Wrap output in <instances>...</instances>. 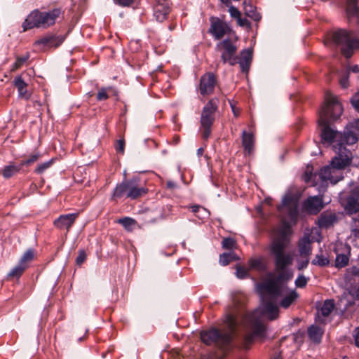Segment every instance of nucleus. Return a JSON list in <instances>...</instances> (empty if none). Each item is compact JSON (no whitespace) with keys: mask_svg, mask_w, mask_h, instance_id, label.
Listing matches in <instances>:
<instances>
[{"mask_svg":"<svg viewBox=\"0 0 359 359\" xmlns=\"http://www.w3.org/2000/svg\"><path fill=\"white\" fill-rule=\"evenodd\" d=\"M342 112L343 107L339 99L330 92L326 93L325 104L319 112L318 124L321 127V141L327 145L334 141L337 142V144L334 146L337 154L340 148L346 149V144L352 145L358 140V136L348 127H346L344 133H341L330 126V122L339 118Z\"/></svg>","mask_w":359,"mask_h":359,"instance_id":"nucleus-1","label":"nucleus"},{"mask_svg":"<svg viewBox=\"0 0 359 359\" xmlns=\"http://www.w3.org/2000/svg\"><path fill=\"white\" fill-rule=\"evenodd\" d=\"M262 295L263 304L251 313H245L242 318V323L246 329L244 337L245 348L255 340H264L266 337V327L262 323V318L266 316L269 320H275L278 316L277 299H273L264 292H259Z\"/></svg>","mask_w":359,"mask_h":359,"instance_id":"nucleus-2","label":"nucleus"},{"mask_svg":"<svg viewBox=\"0 0 359 359\" xmlns=\"http://www.w3.org/2000/svg\"><path fill=\"white\" fill-rule=\"evenodd\" d=\"M337 154L330 165L320 169L319 177L323 182L329 181L335 184L343 179L341 170L351 163L352 154L348 149L340 148Z\"/></svg>","mask_w":359,"mask_h":359,"instance_id":"nucleus-3","label":"nucleus"},{"mask_svg":"<svg viewBox=\"0 0 359 359\" xmlns=\"http://www.w3.org/2000/svg\"><path fill=\"white\" fill-rule=\"evenodd\" d=\"M224 323L228 326L229 332L221 333L216 328H211L201 332V339L207 345L216 344L221 349L227 348L232 341V334L238 323V319L233 314H227Z\"/></svg>","mask_w":359,"mask_h":359,"instance_id":"nucleus-4","label":"nucleus"},{"mask_svg":"<svg viewBox=\"0 0 359 359\" xmlns=\"http://www.w3.org/2000/svg\"><path fill=\"white\" fill-rule=\"evenodd\" d=\"M278 275L275 278L267 279L257 285L258 292H264L273 299L283 296L287 290L285 283L292 278V272L290 270H277Z\"/></svg>","mask_w":359,"mask_h":359,"instance_id":"nucleus-5","label":"nucleus"},{"mask_svg":"<svg viewBox=\"0 0 359 359\" xmlns=\"http://www.w3.org/2000/svg\"><path fill=\"white\" fill-rule=\"evenodd\" d=\"M60 15V10L57 8L43 12L38 9L34 10L22 22L23 32L33 28H47L55 22Z\"/></svg>","mask_w":359,"mask_h":359,"instance_id":"nucleus-6","label":"nucleus"},{"mask_svg":"<svg viewBox=\"0 0 359 359\" xmlns=\"http://www.w3.org/2000/svg\"><path fill=\"white\" fill-rule=\"evenodd\" d=\"M288 243L287 229L280 231V236L274 240L271 245V252L275 258L276 270H282L290 265L292 262V256L284 252Z\"/></svg>","mask_w":359,"mask_h":359,"instance_id":"nucleus-7","label":"nucleus"},{"mask_svg":"<svg viewBox=\"0 0 359 359\" xmlns=\"http://www.w3.org/2000/svg\"><path fill=\"white\" fill-rule=\"evenodd\" d=\"M332 38L334 43L341 47L342 54L347 58L351 57L354 50L359 47V41L344 29L335 32Z\"/></svg>","mask_w":359,"mask_h":359,"instance_id":"nucleus-8","label":"nucleus"},{"mask_svg":"<svg viewBox=\"0 0 359 359\" xmlns=\"http://www.w3.org/2000/svg\"><path fill=\"white\" fill-rule=\"evenodd\" d=\"M217 99H212L204 106L201 111V127L203 129V137L208 139L211 133V127L215 121V112L217 110Z\"/></svg>","mask_w":359,"mask_h":359,"instance_id":"nucleus-9","label":"nucleus"},{"mask_svg":"<svg viewBox=\"0 0 359 359\" xmlns=\"http://www.w3.org/2000/svg\"><path fill=\"white\" fill-rule=\"evenodd\" d=\"M215 50L221 53V59L224 63L233 66L237 63V46L230 39H225L217 43Z\"/></svg>","mask_w":359,"mask_h":359,"instance_id":"nucleus-10","label":"nucleus"},{"mask_svg":"<svg viewBox=\"0 0 359 359\" xmlns=\"http://www.w3.org/2000/svg\"><path fill=\"white\" fill-rule=\"evenodd\" d=\"M280 213L286 214V219L290 222L295 224L299 215V199L291 194H287L283 198L282 204L278 207Z\"/></svg>","mask_w":359,"mask_h":359,"instance_id":"nucleus-11","label":"nucleus"},{"mask_svg":"<svg viewBox=\"0 0 359 359\" xmlns=\"http://www.w3.org/2000/svg\"><path fill=\"white\" fill-rule=\"evenodd\" d=\"M359 187L355 186L351 190L346 203L344 206L346 213L353 219L354 222H359Z\"/></svg>","mask_w":359,"mask_h":359,"instance_id":"nucleus-12","label":"nucleus"},{"mask_svg":"<svg viewBox=\"0 0 359 359\" xmlns=\"http://www.w3.org/2000/svg\"><path fill=\"white\" fill-rule=\"evenodd\" d=\"M210 21V27L209 28V33L216 40L221 39L226 34H230L232 32L231 28L226 22L217 17H211Z\"/></svg>","mask_w":359,"mask_h":359,"instance_id":"nucleus-13","label":"nucleus"},{"mask_svg":"<svg viewBox=\"0 0 359 359\" xmlns=\"http://www.w3.org/2000/svg\"><path fill=\"white\" fill-rule=\"evenodd\" d=\"M64 40L65 36L62 35L48 34L37 40L34 45L41 49L56 48L62 44Z\"/></svg>","mask_w":359,"mask_h":359,"instance_id":"nucleus-14","label":"nucleus"},{"mask_svg":"<svg viewBox=\"0 0 359 359\" xmlns=\"http://www.w3.org/2000/svg\"><path fill=\"white\" fill-rule=\"evenodd\" d=\"M79 213H69L61 215L53 222L54 226L60 230H66L68 232L74 224Z\"/></svg>","mask_w":359,"mask_h":359,"instance_id":"nucleus-15","label":"nucleus"},{"mask_svg":"<svg viewBox=\"0 0 359 359\" xmlns=\"http://www.w3.org/2000/svg\"><path fill=\"white\" fill-rule=\"evenodd\" d=\"M128 198L136 199L147 192V189L139 185L137 178L126 180Z\"/></svg>","mask_w":359,"mask_h":359,"instance_id":"nucleus-16","label":"nucleus"},{"mask_svg":"<svg viewBox=\"0 0 359 359\" xmlns=\"http://www.w3.org/2000/svg\"><path fill=\"white\" fill-rule=\"evenodd\" d=\"M170 11V4L167 0H156L154 6V16L157 21L165 20Z\"/></svg>","mask_w":359,"mask_h":359,"instance_id":"nucleus-17","label":"nucleus"},{"mask_svg":"<svg viewBox=\"0 0 359 359\" xmlns=\"http://www.w3.org/2000/svg\"><path fill=\"white\" fill-rule=\"evenodd\" d=\"M215 83L216 81L213 74L208 73L202 76L199 86L200 93L205 95L212 93Z\"/></svg>","mask_w":359,"mask_h":359,"instance_id":"nucleus-18","label":"nucleus"},{"mask_svg":"<svg viewBox=\"0 0 359 359\" xmlns=\"http://www.w3.org/2000/svg\"><path fill=\"white\" fill-rule=\"evenodd\" d=\"M323 206L322 200L318 196L309 197L303 203L304 210L311 214H317Z\"/></svg>","mask_w":359,"mask_h":359,"instance_id":"nucleus-19","label":"nucleus"},{"mask_svg":"<svg viewBox=\"0 0 359 359\" xmlns=\"http://www.w3.org/2000/svg\"><path fill=\"white\" fill-rule=\"evenodd\" d=\"M337 222V217L334 212H324L318 219V225L321 229H328Z\"/></svg>","mask_w":359,"mask_h":359,"instance_id":"nucleus-20","label":"nucleus"},{"mask_svg":"<svg viewBox=\"0 0 359 359\" xmlns=\"http://www.w3.org/2000/svg\"><path fill=\"white\" fill-rule=\"evenodd\" d=\"M323 332V330L316 325H311L307 330V334L309 339L316 344H318L321 341Z\"/></svg>","mask_w":359,"mask_h":359,"instance_id":"nucleus-21","label":"nucleus"},{"mask_svg":"<svg viewBox=\"0 0 359 359\" xmlns=\"http://www.w3.org/2000/svg\"><path fill=\"white\" fill-rule=\"evenodd\" d=\"M255 143L254 135L251 133L243 130L242 133V144L245 152L250 154L253 150Z\"/></svg>","mask_w":359,"mask_h":359,"instance_id":"nucleus-22","label":"nucleus"},{"mask_svg":"<svg viewBox=\"0 0 359 359\" xmlns=\"http://www.w3.org/2000/svg\"><path fill=\"white\" fill-rule=\"evenodd\" d=\"M126 180H124L121 183L118 184L114 188L112 195L111 200L116 201L118 198L123 197L128 198Z\"/></svg>","mask_w":359,"mask_h":359,"instance_id":"nucleus-23","label":"nucleus"},{"mask_svg":"<svg viewBox=\"0 0 359 359\" xmlns=\"http://www.w3.org/2000/svg\"><path fill=\"white\" fill-rule=\"evenodd\" d=\"M298 297L297 293L294 290H292L290 292L286 290V292L278 298H282L280 301V306L284 308H288Z\"/></svg>","mask_w":359,"mask_h":359,"instance_id":"nucleus-24","label":"nucleus"},{"mask_svg":"<svg viewBox=\"0 0 359 359\" xmlns=\"http://www.w3.org/2000/svg\"><path fill=\"white\" fill-rule=\"evenodd\" d=\"M311 240L309 236H304L299 242V252L302 256L309 257L311 252Z\"/></svg>","mask_w":359,"mask_h":359,"instance_id":"nucleus-25","label":"nucleus"},{"mask_svg":"<svg viewBox=\"0 0 359 359\" xmlns=\"http://www.w3.org/2000/svg\"><path fill=\"white\" fill-rule=\"evenodd\" d=\"M14 86L17 88L18 91V95L20 97H25L26 99L29 98L27 95V84L24 81L21 76H17L15 78Z\"/></svg>","mask_w":359,"mask_h":359,"instance_id":"nucleus-26","label":"nucleus"},{"mask_svg":"<svg viewBox=\"0 0 359 359\" xmlns=\"http://www.w3.org/2000/svg\"><path fill=\"white\" fill-rule=\"evenodd\" d=\"M22 166L21 163L20 165L10 164L4 167L3 170V176L5 178H9L13 175L18 172Z\"/></svg>","mask_w":359,"mask_h":359,"instance_id":"nucleus-27","label":"nucleus"},{"mask_svg":"<svg viewBox=\"0 0 359 359\" xmlns=\"http://www.w3.org/2000/svg\"><path fill=\"white\" fill-rule=\"evenodd\" d=\"M245 13L247 16L255 21H259L261 19L260 14L257 11L256 8L251 4L245 5Z\"/></svg>","mask_w":359,"mask_h":359,"instance_id":"nucleus-28","label":"nucleus"},{"mask_svg":"<svg viewBox=\"0 0 359 359\" xmlns=\"http://www.w3.org/2000/svg\"><path fill=\"white\" fill-rule=\"evenodd\" d=\"M238 259L236 254L233 252H224L219 257V264L222 266H226L230 262L236 260Z\"/></svg>","mask_w":359,"mask_h":359,"instance_id":"nucleus-29","label":"nucleus"},{"mask_svg":"<svg viewBox=\"0 0 359 359\" xmlns=\"http://www.w3.org/2000/svg\"><path fill=\"white\" fill-rule=\"evenodd\" d=\"M334 308V302L333 299H327L325 301L324 304H323L321 309H320V313L321 314L327 317L328 316L331 312L333 311Z\"/></svg>","mask_w":359,"mask_h":359,"instance_id":"nucleus-30","label":"nucleus"},{"mask_svg":"<svg viewBox=\"0 0 359 359\" xmlns=\"http://www.w3.org/2000/svg\"><path fill=\"white\" fill-rule=\"evenodd\" d=\"M26 269V266L20 264V263L18 262V264L8 273V277L18 278L21 276Z\"/></svg>","mask_w":359,"mask_h":359,"instance_id":"nucleus-31","label":"nucleus"},{"mask_svg":"<svg viewBox=\"0 0 359 359\" xmlns=\"http://www.w3.org/2000/svg\"><path fill=\"white\" fill-rule=\"evenodd\" d=\"M118 223L121 224L127 231H132L136 224V221L130 217H123L118 220Z\"/></svg>","mask_w":359,"mask_h":359,"instance_id":"nucleus-32","label":"nucleus"},{"mask_svg":"<svg viewBox=\"0 0 359 359\" xmlns=\"http://www.w3.org/2000/svg\"><path fill=\"white\" fill-rule=\"evenodd\" d=\"M249 266L252 269L262 271L265 266L261 257L252 258L249 260Z\"/></svg>","mask_w":359,"mask_h":359,"instance_id":"nucleus-33","label":"nucleus"},{"mask_svg":"<svg viewBox=\"0 0 359 359\" xmlns=\"http://www.w3.org/2000/svg\"><path fill=\"white\" fill-rule=\"evenodd\" d=\"M34 257V251L33 249H28L22 256L21 259L19 261L20 264L26 266L27 268L28 262H31Z\"/></svg>","mask_w":359,"mask_h":359,"instance_id":"nucleus-34","label":"nucleus"},{"mask_svg":"<svg viewBox=\"0 0 359 359\" xmlns=\"http://www.w3.org/2000/svg\"><path fill=\"white\" fill-rule=\"evenodd\" d=\"M348 262V257L344 255H337L335 259V266L338 268H341L347 265Z\"/></svg>","mask_w":359,"mask_h":359,"instance_id":"nucleus-35","label":"nucleus"},{"mask_svg":"<svg viewBox=\"0 0 359 359\" xmlns=\"http://www.w3.org/2000/svg\"><path fill=\"white\" fill-rule=\"evenodd\" d=\"M312 264L313 265H318L320 266H325L328 265L329 264V259L326 257H325L322 255H317L311 262Z\"/></svg>","mask_w":359,"mask_h":359,"instance_id":"nucleus-36","label":"nucleus"},{"mask_svg":"<svg viewBox=\"0 0 359 359\" xmlns=\"http://www.w3.org/2000/svg\"><path fill=\"white\" fill-rule=\"evenodd\" d=\"M222 248L227 250H232L236 246V241L232 238H225L222 242Z\"/></svg>","mask_w":359,"mask_h":359,"instance_id":"nucleus-37","label":"nucleus"},{"mask_svg":"<svg viewBox=\"0 0 359 359\" xmlns=\"http://www.w3.org/2000/svg\"><path fill=\"white\" fill-rule=\"evenodd\" d=\"M52 164H53V160H50L48 161L41 163L40 165H39L37 166V168L35 170V172L38 174H41L45 170H46L48 168H49Z\"/></svg>","mask_w":359,"mask_h":359,"instance_id":"nucleus-38","label":"nucleus"},{"mask_svg":"<svg viewBox=\"0 0 359 359\" xmlns=\"http://www.w3.org/2000/svg\"><path fill=\"white\" fill-rule=\"evenodd\" d=\"M236 276L240 279H244L249 276L248 270L243 266H237L236 267Z\"/></svg>","mask_w":359,"mask_h":359,"instance_id":"nucleus-39","label":"nucleus"},{"mask_svg":"<svg viewBox=\"0 0 359 359\" xmlns=\"http://www.w3.org/2000/svg\"><path fill=\"white\" fill-rule=\"evenodd\" d=\"M309 278H306L303 274H299L295 280V285L297 287L302 288L307 284Z\"/></svg>","mask_w":359,"mask_h":359,"instance_id":"nucleus-40","label":"nucleus"},{"mask_svg":"<svg viewBox=\"0 0 359 359\" xmlns=\"http://www.w3.org/2000/svg\"><path fill=\"white\" fill-rule=\"evenodd\" d=\"M252 52L250 49H245L241 52V57L239 60L251 62Z\"/></svg>","mask_w":359,"mask_h":359,"instance_id":"nucleus-41","label":"nucleus"},{"mask_svg":"<svg viewBox=\"0 0 359 359\" xmlns=\"http://www.w3.org/2000/svg\"><path fill=\"white\" fill-rule=\"evenodd\" d=\"M29 58V53H27L23 56L17 57L16 61L14 63V68L15 69L20 68Z\"/></svg>","mask_w":359,"mask_h":359,"instance_id":"nucleus-42","label":"nucleus"},{"mask_svg":"<svg viewBox=\"0 0 359 359\" xmlns=\"http://www.w3.org/2000/svg\"><path fill=\"white\" fill-rule=\"evenodd\" d=\"M40 156V154L39 153H35L32 154L27 160L22 161L20 163L21 165H28L35 161H36Z\"/></svg>","mask_w":359,"mask_h":359,"instance_id":"nucleus-43","label":"nucleus"},{"mask_svg":"<svg viewBox=\"0 0 359 359\" xmlns=\"http://www.w3.org/2000/svg\"><path fill=\"white\" fill-rule=\"evenodd\" d=\"M348 12L353 15L359 14V8L355 5L353 1H350L347 8Z\"/></svg>","mask_w":359,"mask_h":359,"instance_id":"nucleus-44","label":"nucleus"},{"mask_svg":"<svg viewBox=\"0 0 359 359\" xmlns=\"http://www.w3.org/2000/svg\"><path fill=\"white\" fill-rule=\"evenodd\" d=\"M86 259V253L83 250L79 251V255L76 258V263L77 265H81Z\"/></svg>","mask_w":359,"mask_h":359,"instance_id":"nucleus-45","label":"nucleus"},{"mask_svg":"<svg viewBox=\"0 0 359 359\" xmlns=\"http://www.w3.org/2000/svg\"><path fill=\"white\" fill-rule=\"evenodd\" d=\"M229 12L230 15L233 18H235L236 20L238 19L241 16V13L239 11V10L236 7H235L232 5L229 6Z\"/></svg>","mask_w":359,"mask_h":359,"instance_id":"nucleus-46","label":"nucleus"},{"mask_svg":"<svg viewBox=\"0 0 359 359\" xmlns=\"http://www.w3.org/2000/svg\"><path fill=\"white\" fill-rule=\"evenodd\" d=\"M210 215V212L203 207H201L200 212H198L196 217H198L200 219H205L208 218Z\"/></svg>","mask_w":359,"mask_h":359,"instance_id":"nucleus-47","label":"nucleus"},{"mask_svg":"<svg viewBox=\"0 0 359 359\" xmlns=\"http://www.w3.org/2000/svg\"><path fill=\"white\" fill-rule=\"evenodd\" d=\"M353 107L359 111V92L355 93L351 100Z\"/></svg>","mask_w":359,"mask_h":359,"instance_id":"nucleus-48","label":"nucleus"},{"mask_svg":"<svg viewBox=\"0 0 359 359\" xmlns=\"http://www.w3.org/2000/svg\"><path fill=\"white\" fill-rule=\"evenodd\" d=\"M309 262V257H305L304 259L299 260L297 264L298 270H302L307 267Z\"/></svg>","mask_w":359,"mask_h":359,"instance_id":"nucleus-49","label":"nucleus"},{"mask_svg":"<svg viewBox=\"0 0 359 359\" xmlns=\"http://www.w3.org/2000/svg\"><path fill=\"white\" fill-rule=\"evenodd\" d=\"M108 98L107 90L105 88H101L97 95V100H104Z\"/></svg>","mask_w":359,"mask_h":359,"instance_id":"nucleus-50","label":"nucleus"},{"mask_svg":"<svg viewBox=\"0 0 359 359\" xmlns=\"http://www.w3.org/2000/svg\"><path fill=\"white\" fill-rule=\"evenodd\" d=\"M114 1L116 4L126 7L132 5L134 2V0H114Z\"/></svg>","mask_w":359,"mask_h":359,"instance_id":"nucleus-51","label":"nucleus"},{"mask_svg":"<svg viewBox=\"0 0 359 359\" xmlns=\"http://www.w3.org/2000/svg\"><path fill=\"white\" fill-rule=\"evenodd\" d=\"M237 63L239 64L242 72H248L250 65V62L241 61V60L238 61L237 60Z\"/></svg>","mask_w":359,"mask_h":359,"instance_id":"nucleus-52","label":"nucleus"},{"mask_svg":"<svg viewBox=\"0 0 359 359\" xmlns=\"http://www.w3.org/2000/svg\"><path fill=\"white\" fill-rule=\"evenodd\" d=\"M346 127H348L351 130L353 131L358 135V134L353 130L359 131V118L351 123Z\"/></svg>","mask_w":359,"mask_h":359,"instance_id":"nucleus-53","label":"nucleus"},{"mask_svg":"<svg viewBox=\"0 0 359 359\" xmlns=\"http://www.w3.org/2000/svg\"><path fill=\"white\" fill-rule=\"evenodd\" d=\"M348 273L353 276L357 277L359 280V267L352 266L347 270Z\"/></svg>","mask_w":359,"mask_h":359,"instance_id":"nucleus-54","label":"nucleus"},{"mask_svg":"<svg viewBox=\"0 0 359 359\" xmlns=\"http://www.w3.org/2000/svg\"><path fill=\"white\" fill-rule=\"evenodd\" d=\"M351 227L352 231L354 232V235L359 238V222H354L353 219H351Z\"/></svg>","mask_w":359,"mask_h":359,"instance_id":"nucleus-55","label":"nucleus"},{"mask_svg":"<svg viewBox=\"0 0 359 359\" xmlns=\"http://www.w3.org/2000/svg\"><path fill=\"white\" fill-rule=\"evenodd\" d=\"M124 146H125L124 141L123 140H119L117 142L116 145V151L121 152L123 154L124 151Z\"/></svg>","mask_w":359,"mask_h":359,"instance_id":"nucleus-56","label":"nucleus"},{"mask_svg":"<svg viewBox=\"0 0 359 359\" xmlns=\"http://www.w3.org/2000/svg\"><path fill=\"white\" fill-rule=\"evenodd\" d=\"M349 294L355 300L359 301V287H356L355 290L350 291Z\"/></svg>","mask_w":359,"mask_h":359,"instance_id":"nucleus-57","label":"nucleus"},{"mask_svg":"<svg viewBox=\"0 0 359 359\" xmlns=\"http://www.w3.org/2000/svg\"><path fill=\"white\" fill-rule=\"evenodd\" d=\"M353 337L355 346L359 348V327L355 330L353 333Z\"/></svg>","mask_w":359,"mask_h":359,"instance_id":"nucleus-58","label":"nucleus"},{"mask_svg":"<svg viewBox=\"0 0 359 359\" xmlns=\"http://www.w3.org/2000/svg\"><path fill=\"white\" fill-rule=\"evenodd\" d=\"M237 22L241 27L249 25L250 24L246 18H242L241 16L238 19H237Z\"/></svg>","mask_w":359,"mask_h":359,"instance_id":"nucleus-59","label":"nucleus"},{"mask_svg":"<svg viewBox=\"0 0 359 359\" xmlns=\"http://www.w3.org/2000/svg\"><path fill=\"white\" fill-rule=\"evenodd\" d=\"M201 207L202 206L198 205H194L190 206V208L194 213H195L196 215H198V212H200Z\"/></svg>","mask_w":359,"mask_h":359,"instance_id":"nucleus-60","label":"nucleus"},{"mask_svg":"<svg viewBox=\"0 0 359 359\" xmlns=\"http://www.w3.org/2000/svg\"><path fill=\"white\" fill-rule=\"evenodd\" d=\"M311 177H312L311 172H306L303 176V179L306 182H309V181H311Z\"/></svg>","mask_w":359,"mask_h":359,"instance_id":"nucleus-61","label":"nucleus"},{"mask_svg":"<svg viewBox=\"0 0 359 359\" xmlns=\"http://www.w3.org/2000/svg\"><path fill=\"white\" fill-rule=\"evenodd\" d=\"M231 108L233 115L237 117L239 115V110L236 109V106L230 102Z\"/></svg>","mask_w":359,"mask_h":359,"instance_id":"nucleus-62","label":"nucleus"},{"mask_svg":"<svg viewBox=\"0 0 359 359\" xmlns=\"http://www.w3.org/2000/svg\"><path fill=\"white\" fill-rule=\"evenodd\" d=\"M340 84L342 88H346L348 86V79L347 78H343L340 80Z\"/></svg>","mask_w":359,"mask_h":359,"instance_id":"nucleus-63","label":"nucleus"},{"mask_svg":"<svg viewBox=\"0 0 359 359\" xmlns=\"http://www.w3.org/2000/svg\"><path fill=\"white\" fill-rule=\"evenodd\" d=\"M231 0H220V1H221L222 4H225L226 6H229V7L230 6H231Z\"/></svg>","mask_w":359,"mask_h":359,"instance_id":"nucleus-64","label":"nucleus"}]
</instances>
